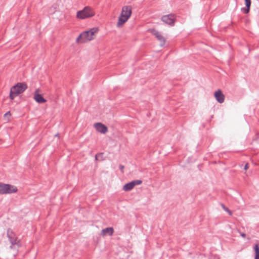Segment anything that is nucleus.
Wrapping results in <instances>:
<instances>
[{
	"label": "nucleus",
	"mask_w": 259,
	"mask_h": 259,
	"mask_svg": "<svg viewBox=\"0 0 259 259\" xmlns=\"http://www.w3.org/2000/svg\"><path fill=\"white\" fill-rule=\"evenodd\" d=\"M95 15L94 10L90 7L87 6L83 10L77 12L76 17L79 19H85L93 17Z\"/></svg>",
	"instance_id": "20e7f679"
},
{
	"label": "nucleus",
	"mask_w": 259,
	"mask_h": 259,
	"mask_svg": "<svg viewBox=\"0 0 259 259\" xmlns=\"http://www.w3.org/2000/svg\"><path fill=\"white\" fill-rule=\"evenodd\" d=\"M246 8H242V11L245 13L247 14L249 12L250 7L251 5L250 0H245Z\"/></svg>",
	"instance_id": "4468645a"
},
{
	"label": "nucleus",
	"mask_w": 259,
	"mask_h": 259,
	"mask_svg": "<svg viewBox=\"0 0 259 259\" xmlns=\"http://www.w3.org/2000/svg\"><path fill=\"white\" fill-rule=\"evenodd\" d=\"M7 236L9 238L10 242L12 245L17 244L18 243L17 238L16 237L15 234L14 233L12 230L10 229H8L7 230Z\"/></svg>",
	"instance_id": "1a4fd4ad"
},
{
	"label": "nucleus",
	"mask_w": 259,
	"mask_h": 259,
	"mask_svg": "<svg viewBox=\"0 0 259 259\" xmlns=\"http://www.w3.org/2000/svg\"><path fill=\"white\" fill-rule=\"evenodd\" d=\"M221 206L223 208V209L227 212L230 215H232V213L231 210H230L227 207H226L223 204H221Z\"/></svg>",
	"instance_id": "dca6fc26"
},
{
	"label": "nucleus",
	"mask_w": 259,
	"mask_h": 259,
	"mask_svg": "<svg viewBox=\"0 0 259 259\" xmlns=\"http://www.w3.org/2000/svg\"><path fill=\"white\" fill-rule=\"evenodd\" d=\"M134 183V186L136 185H139L142 184V182L141 180H137L132 181Z\"/></svg>",
	"instance_id": "f3484780"
},
{
	"label": "nucleus",
	"mask_w": 259,
	"mask_h": 259,
	"mask_svg": "<svg viewBox=\"0 0 259 259\" xmlns=\"http://www.w3.org/2000/svg\"><path fill=\"white\" fill-rule=\"evenodd\" d=\"M17 191L16 187L9 185L0 183V194H7L15 193Z\"/></svg>",
	"instance_id": "39448f33"
},
{
	"label": "nucleus",
	"mask_w": 259,
	"mask_h": 259,
	"mask_svg": "<svg viewBox=\"0 0 259 259\" xmlns=\"http://www.w3.org/2000/svg\"><path fill=\"white\" fill-rule=\"evenodd\" d=\"M240 234L241 236L243 238H245L246 236V234L244 233L240 232Z\"/></svg>",
	"instance_id": "aec40b11"
},
{
	"label": "nucleus",
	"mask_w": 259,
	"mask_h": 259,
	"mask_svg": "<svg viewBox=\"0 0 259 259\" xmlns=\"http://www.w3.org/2000/svg\"><path fill=\"white\" fill-rule=\"evenodd\" d=\"M114 233V229L112 227H108L103 229L101 231V235L105 236L106 235L112 236Z\"/></svg>",
	"instance_id": "f8f14e48"
},
{
	"label": "nucleus",
	"mask_w": 259,
	"mask_h": 259,
	"mask_svg": "<svg viewBox=\"0 0 259 259\" xmlns=\"http://www.w3.org/2000/svg\"><path fill=\"white\" fill-rule=\"evenodd\" d=\"M97 157H98V155H96V156H95V159H96V160H98Z\"/></svg>",
	"instance_id": "4be33fe9"
},
{
	"label": "nucleus",
	"mask_w": 259,
	"mask_h": 259,
	"mask_svg": "<svg viewBox=\"0 0 259 259\" xmlns=\"http://www.w3.org/2000/svg\"><path fill=\"white\" fill-rule=\"evenodd\" d=\"M124 167L123 165H119V169L121 171V172L123 173V169H124Z\"/></svg>",
	"instance_id": "6ab92c4d"
},
{
	"label": "nucleus",
	"mask_w": 259,
	"mask_h": 259,
	"mask_svg": "<svg viewBox=\"0 0 259 259\" xmlns=\"http://www.w3.org/2000/svg\"><path fill=\"white\" fill-rule=\"evenodd\" d=\"M98 29L94 27L89 30L85 31L80 33L77 37L76 42L77 44H83L91 41L94 39L96 34L98 32Z\"/></svg>",
	"instance_id": "f257e3e1"
},
{
	"label": "nucleus",
	"mask_w": 259,
	"mask_h": 259,
	"mask_svg": "<svg viewBox=\"0 0 259 259\" xmlns=\"http://www.w3.org/2000/svg\"><path fill=\"white\" fill-rule=\"evenodd\" d=\"M134 187V183L132 181L125 184L123 187V190L126 192L132 190Z\"/></svg>",
	"instance_id": "ddd939ff"
},
{
	"label": "nucleus",
	"mask_w": 259,
	"mask_h": 259,
	"mask_svg": "<svg viewBox=\"0 0 259 259\" xmlns=\"http://www.w3.org/2000/svg\"><path fill=\"white\" fill-rule=\"evenodd\" d=\"M27 84L25 83H18L13 86L10 91V98L14 99L19 94L22 93L27 89Z\"/></svg>",
	"instance_id": "7ed1b4c3"
},
{
	"label": "nucleus",
	"mask_w": 259,
	"mask_h": 259,
	"mask_svg": "<svg viewBox=\"0 0 259 259\" xmlns=\"http://www.w3.org/2000/svg\"><path fill=\"white\" fill-rule=\"evenodd\" d=\"M94 126L96 130L101 134H106L108 132L107 127L101 122L95 123Z\"/></svg>",
	"instance_id": "0eeeda50"
},
{
	"label": "nucleus",
	"mask_w": 259,
	"mask_h": 259,
	"mask_svg": "<svg viewBox=\"0 0 259 259\" xmlns=\"http://www.w3.org/2000/svg\"><path fill=\"white\" fill-rule=\"evenodd\" d=\"M10 116H11L10 112L8 111L5 114L4 117L5 118H7V117L9 118Z\"/></svg>",
	"instance_id": "a211bd4d"
},
{
	"label": "nucleus",
	"mask_w": 259,
	"mask_h": 259,
	"mask_svg": "<svg viewBox=\"0 0 259 259\" xmlns=\"http://www.w3.org/2000/svg\"><path fill=\"white\" fill-rule=\"evenodd\" d=\"M40 90L39 89H37L35 90L34 93L33 98L34 100L37 102L38 103L41 104L46 102V100L41 95H40L39 92Z\"/></svg>",
	"instance_id": "9d476101"
},
{
	"label": "nucleus",
	"mask_w": 259,
	"mask_h": 259,
	"mask_svg": "<svg viewBox=\"0 0 259 259\" xmlns=\"http://www.w3.org/2000/svg\"><path fill=\"white\" fill-rule=\"evenodd\" d=\"M248 168V163H246V164L244 166V169L245 170H247Z\"/></svg>",
	"instance_id": "412c9836"
},
{
	"label": "nucleus",
	"mask_w": 259,
	"mask_h": 259,
	"mask_svg": "<svg viewBox=\"0 0 259 259\" xmlns=\"http://www.w3.org/2000/svg\"><path fill=\"white\" fill-rule=\"evenodd\" d=\"M214 97L216 100L220 103H222L225 100V96L223 94L222 92L219 90L216 91L214 94Z\"/></svg>",
	"instance_id": "9b49d317"
},
{
	"label": "nucleus",
	"mask_w": 259,
	"mask_h": 259,
	"mask_svg": "<svg viewBox=\"0 0 259 259\" xmlns=\"http://www.w3.org/2000/svg\"><path fill=\"white\" fill-rule=\"evenodd\" d=\"M161 20L165 24L170 26L174 25L175 22L174 16L171 14L163 16L161 18Z\"/></svg>",
	"instance_id": "6e6552de"
},
{
	"label": "nucleus",
	"mask_w": 259,
	"mask_h": 259,
	"mask_svg": "<svg viewBox=\"0 0 259 259\" xmlns=\"http://www.w3.org/2000/svg\"><path fill=\"white\" fill-rule=\"evenodd\" d=\"M151 32L154 35L156 38L160 41V45L161 47L163 46L165 42V37L157 30L155 29L150 30Z\"/></svg>",
	"instance_id": "423d86ee"
},
{
	"label": "nucleus",
	"mask_w": 259,
	"mask_h": 259,
	"mask_svg": "<svg viewBox=\"0 0 259 259\" xmlns=\"http://www.w3.org/2000/svg\"><path fill=\"white\" fill-rule=\"evenodd\" d=\"M132 14V8L130 6H124L118 18L117 23V26L120 27L122 26L130 18Z\"/></svg>",
	"instance_id": "f03ea898"
},
{
	"label": "nucleus",
	"mask_w": 259,
	"mask_h": 259,
	"mask_svg": "<svg viewBox=\"0 0 259 259\" xmlns=\"http://www.w3.org/2000/svg\"><path fill=\"white\" fill-rule=\"evenodd\" d=\"M255 252L254 259H259V246L258 244H255L253 247Z\"/></svg>",
	"instance_id": "2eb2a0df"
}]
</instances>
